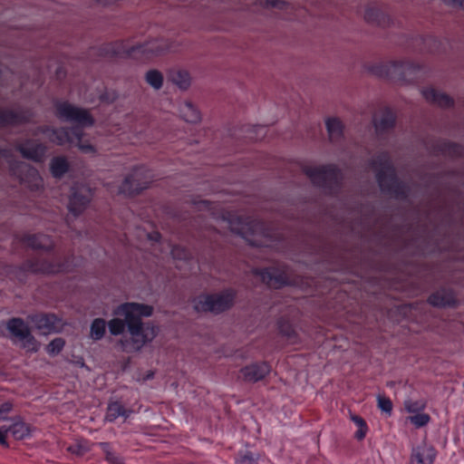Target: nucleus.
I'll use <instances>...</instances> for the list:
<instances>
[{"label":"nucleus","mask_w":464,"mask_h":464,"mask_svg":"<svg viewBox=\"0 0 464 464\" xmlns=\"http://www.w3.org/2000/svg\"><path fill=\"white\" fill-rule=\"evenodd\" d=\"M34 248H40V249H49L52 247L53 243L49 237L44 235H40L37 237H34L30 240L29 243Z\"/></svg>","instance_id":"c756f323"},{"label":"nucleus","mask_w":464,"mask_h":464,"mask_svg":"<svg viewBox=\"0 0 464 464\" xmlns=\"http://www.w3.org/2000/svg\"><path fill=\"white\" fill-rule=\"evenodd\" d=\"M421 93L428 102L436 103L441 107L450 106L452 102L451 99L448 95L432 87L424 88L421 91Z\"/></svg>","instance_id":"dca6fc26"},{"label":"nucleus","mask_w":464,"mask_h":464,"mask_svg":"<svg viewBox=\"0 0 464 464\" xmlns=\"http://www.w3.org/2000/svg\"><path fill=\"white\" fill-rule=\"evenodd\" d=\"M153 311V306L135 302L121 304L114 310L116 316L125 320L130 336V342L123 340L120 342L124 351H140L156 338L159 328L153 324L141 322L142 318L150 317Z\"/></svg>","instance_id":"f257e3e1"},{"label":"nucleus","mask_w":464,"mask_h":464,"mask_svg":"<svg viewBox=\"0 0 464 464\" xmlns=\"http://www.w3.org/2000/svg\"><path fill=\"white\" fill-rule=\"evenodd\" d=\"M436 455L434 447L422 441L411 449L410 464H433Z\"/></svg>","instance_id":"9d476101"},{"label":"nucleus","mask_w":464,"mask_h":464,"mask_svg":"<svg viewBox=\"0 0 464 464\" xmlns=\"http://www.w3.org/2000/svg\"><path fill=\"white\" fill-rule=\"evenodd\" d=\"M267 5H270V6H273V7H276V6H279L280 5V2L279 1H276V0H266V3Z\"/></svg>","instance_id":"a19ab883"},{"label":"nucleus","mask_w":464,"mask_h":464,"mask_svg":"<svg viewBox=\"0 0 464 464\" xmlns=\"http://www.w3.org/2000/svg\"><path fill=\"white\" fill-rule=\"evenodd\" d=\"M89 202H90L89 197H87L85 195L74 193L72 195V197L70 198L69 209L71 212H72L75 215L79 214L87 207Z\"/></svg>","instance_id":"4be33fe9"},{"label":"nucleus","mask_w":464,"mask_h":464,"mask_svg":"<svg viewBox=\"0 0 464 464\" xmlns=\"http://www.w3.org/2000/svg\"><path fill=\"white\" fill-rule=\"evenodd\" d=\"M424 407V403L420 401H415L412 400H406L404 401V408L409 413H411V415L422 411Z\"/></svg>","instance_id":"473e14b6"},{"label":"nucleus","mask_w":464,"mask_h":464,"mask_svg":"<svg viewBox=\"0 0 464 464\" xmlns=\"http://www.w3.org/2000/svg\"><path fill=\"white\" fill-rule=\"evenodd\" d=\"M28 172H29V176H30V179H32V181L34 182V184H30L31 183V180L27 178H23V181L26 182L29 184V186L32 188H38L41 185H42V179L41 178L39 177L38 173L36 170L34 169H28Z\"/></svg>","instance_id":"f704fd0d"},{"label":"nucleus","mask_w":464,"mask_h":464,"mask_svg":"<svg viewBox=\"0 0 464 464\" xmlns=\"http://www.w3.org/2000/svg\"><path fill=\"white\" fill-rule=\"evenodd\" d=\"M106 329V323L103 319H95L91 324L90 336L93 340H100L103 337Z\"/></svg>","instance_id":"a878e982"},{"label":"nucleus","mask_w":464,"mask_h":464,"mask_svg":"<svg viewBox=\"0 0 464 464\" xmlns=\"http://www.w3.org/2000/svg\"><path fill=\"white\" fill-rule=\"evenodd\" d=\"M145 81L151 88L158 91L163 86L164 77L160 71L152 69L146 72Z\"/></svg>","instance_id":"b1692460"},{"label":"nucleus","mask_w":464,"mask_h":464,"mask_svg":"<svg viewBox=\"0 0 464 464\" xmlns=\"http://www.w3.org/2000/svg\"><path fill=\"white\" fill-rule=\"evenodd\" d=\"M463 387H464V382H463Z\"/></svg>","instance_id":"49530a36"},{"label":"nucleus","mask_w":464,"mask_h":464,"mask_svg":"<svg viewBox=\"0 0 464 464\" xmlns=\"http://www.w3.org/2000/svg\"><path fill=\"white\" fill-rule=\"evenodd\" d=\"M334 169L332 166H314L304 169L305 174L311 179L314 184H320L325 180Z\"/></svg>","instance_id":"2eb2a0df"},{"label":"nucleus","mask_w":464,"mask_h":464,"mask_svg":"<svg viewBox=\"0 0 464 464\" xmlns=\"http://www.w3.org/2000/svg\"><path fill=\"white\" fill-rule=\"evenodd\" d=\"M414 427L421 428L426 426L430 420V417L429 414L420 411L418 413L411 414L407 419Z\"/></svg>","instance_id":"cd10ccee"},{"label":"nucleus","mask_w":464,"mask_h":464,"mask_svg":"<svg viewBox=\"0 0 464 464\" xmlns=\"http://www.w3.org/2000/svg\"><path fill=\"white\" fill-rule=\"evenodd\" d=\"M65 342L63 338H54L46 346L48 354L54 356L57 355L64 347Z\"/></svg>","instance_id":"7c9ffc66"},{"label":"nucleus","mask_w":464,"mask_h":464,"mask_svg":"<svg viewBox=\"0 0 464 464\" xmlns=\"http://www.w3.org/2000/svg\"><path fill=\"white\" fill-rule=\"evenodd\" d=\"M29 320L34 324V328L44 335L60 333L63 331L64 325L60 318L52 314L31 315Z\"/></svg>","instance_id":"1a4fd4ad"},{"label":"nucleus","mask_w":464,"mask_h":464,"mask_svg":"<svg viewBox=\"0 0 464 464\" xmlns=\"http://www.w3.org/2000/svg\"><path fill=\"white\" fill-rule=\"evenodd\" d=\"M373 121L376 130L382 131L393 126L395 116L391 110L384 109L375 115Z\"/></svg>","instance_id":"6ab92c4d"},{"label":"nucleus","mask_w":464,"mask_h":464,"mask_svg":"<svg viewBox=\"0 0 464 464\" xmlns=\"http://www.w3.org/2000/svg\"><path fill=\"white\" fill-rule=\"evenodd\" d=\"M270 372V367L265 362L254 363L241 370L242 377L246 382H257Z\"/></svg>","instance_id":"f8f14e48"},{"label":"nucleus","mask_w":464,"mask_h":464,"mask_svg":"<svg viewBox=\"0 0 464 464\" xmlns=\"http://www.w3.org/2000/svg\"><path fill=\"white\" fill-rule=\"evenodd\" d=\"M351 419L355 423L358 429V430L355 432V438L359 440L364 439L368 431V428L365 421L359 416H352Z\"/></svg>","instance_id":"2f4dec72"},{"label":"nucleus","mask_w":464,"mask_h":464,"mask_svg":"<svg viewBox=\"0 0 464 464\" xmlns=\"http://www.w3.org/2000/svg\"><path fill=\"white\" fill-rule=\"evenodd\" d=\"M377 402H378V407L380 408V410L382 411L387 413L388 415L392 414V403L389 398L382 396V395H378Z\"/></svg>","instance_id":"72a5a7b5"},{"label":"nucleus","mask_w":464,"mask_h":464,"mask_svg":"<svg viewBox=\"0 0 464 464\" xmlns=\"http://www.w3.org/2000/svg\"><path fill=\"white\" fill-rule=\"evenodd\" d=\"M130 413L131 411L125 410L121 403L112 402L108 406L106 420L113 421L121 416L128 418Z\"/></svg>","instance_id":"5701e85b"},{"label":"nucleus","mask_w":464,"mask_h":464,"mask_svg":"<svg viewBox=\"0 0 464 464\" xmlns=\"http://www.w3.org/2000/svg\"><path fill=\"white\" fill-rule=\"evenodd\" d=\"M254 458L251 455H244L238 460L237 464H252L254 462Z\"/></svg>","instance_id":"4c0bfd02"},{"label":"nucleus","mask_w":464,"mask_h":464,"mask_svg":"<svg viewBox=\"0 0 464 464\" xmlns=\"http://www.w3.org/2000/svg\"><path fill=\"white\" fill-rule=\"evenodd\" d=\"M108 328L111 334L119 335L121 334L127 328L125 320L121 318H113L109 321Z\"/></svg>","instance_id":"c85d7f7f"},{"label":"nucleus","mask_w":464,"mask_h":464,"mask_svg":"<svg viewBox=\"0 0 464 464\" xmlns=\"http://www.w3.org/2000/svg\"><path fill=\"white\" fill-rule=\"evenodd\" d=\"M234 301V294L227 290L215 295H200L194 298L193 307L198 312L219 313L229 308Z\"/></svg>","instance_id":"7ed1b4c3"},{"label":"nucleus","mask_w":464,"mask_h":464,"mask_svg":"<svg viewBox=\"0 0 464 464\" xmlns=\"http://www.w3.org/2000/svg\"><path fill=\"white\" fill-rule=\"evenodd\" d=\"M429 303L437 307L454 306L456 299L452 291L440 289L429 297Z\"/></svg>","instance_id":"ddd939ff"},{"label":"nucleus","mask_w":464,"mask_h":464,"mask_svg":"<svg viewBox=\"0 0 464 464\" xmlns=\"http://www.w3.org/2000/svg\"><path fill=\"white\" fill-rule=\"evenodd\" d=\"M164 51L163 45L158 41L147 43L144 45L136 47L134 52L149 59L161 53Z\"/></svg>","instance_id":"412c9836"},{"label":"nucleus","mask_w":464,"mask_h":464,"mask_svg":"<svg viewBox=\"0 0 464 464\" xmlns=\"http://www.w3.org/2000/svg\"><path fill=\"white\" fill-rule=\"evenodd\" d=\"M11 409L12 404H10L9 402L4 403L3 405L0 406V415H2L3 413L9 412Z\"/></svg>","instance_id":"58836bf2"},{"label":"nucleus","mask_w":464,"mask_h":464,"mask_svg":"<svg viewBox=\"0 0 464 464\" xmlns=\"http://www.w3.org/2000/svg\"><path fill=\"white\" fill-rule=\"evenodd\" d=\"M31 271L34 273H45L52 274L60 271V266L56 265L50 264L46 261L37 262L33 264L30 267Z\"/></svg>","instance_id":"bb28decb"},{"label":"nucleus","mask_w":464,"mask_h":464,"mask_svg":"<svg viewBox=\"0 0 464 464\" xmlns=\"http://www.w3.org/2000/svg\"><path fill=\"white\" fill-rule=\"evenodd\" d=\"M70 450H72V452H74L76 454H82L88 450V447L79 445L77 450H72V448H70Z\"/></svg>","instance_id":"ea45409f"},{"label":"nucleus","mask_w":464,"mask_h":464,"mask_svg":"<svg viewBox=\"0 0 464 464\" xmlns=\"http://www.w3.org/2000/svg\"><path fill=\"white\" fill-rule=\"evenodd\" d=\"M7 420L10 422L8 426L9 431L13 434V436L16 440H23L27 438L31 434L30 427L23 422L20 418L14 419H5V417H0V420Z\"/></svg>","instance_id":"4468645a"},{"label":"nucleus","mask_w":464,"mask_h":464,"mask_svg":"<svg viewBox=\"0 0 464 464\" xmlns=\"http://www.w3.org/2000/svg\"><path fill=\"white\" fill-rule=\"evenodd\" d=\"M96 1L102 5H109V4L115 2L116 0H96Z\"/></svg>","instance_id":"c03bdc74"},{"label":"nucleus","mask_w":464,"mask_h":464,"mask_svg":"<svg viewBox=\"0 0 464 464\" xmlns=\"http://www.w3.org/2000/svg\"><path fill=\"white\" fill-rule=\"evenodd\" d=\"M445 1L447 3H450V2L457 3L464 8V0H445Z\"/></svg>","instance_id":"79ce46f5"},{"label":"nucleus","mask_w":464,"mask_h":464,"mask_svg":"<svg viewBox=\"0 0 464 464\" xmlns=\"http://www.w3.org/2000/svg\"><path fill=\"white\" fill-rule=\"evenodd\" d=\"M197 208L199 210L207 209L211 211L214 219L223 228H227L233 234L242 237L249 244L255 246L262 245V242L257 237L265 236V232L259 222L230 211H222L220 214H218L215 212L216 206L206 200L198 202Z\"/></svg>","instance_id":"f03ea898"},{"label":"nucleus","mask_w":464,"mask_h":464,"mask_svg":"<svg viewBox=\"0 0 464 464\" xmlns=\"http://www.w3.org/2000/svg\"><path fill=\"white\" fill-rule=\"evenodd\" d=\"M325 126L329 140L332 142H338L343 135V124L338 118L332 117L325 120Z\"/></svg>","instance_id":"f3484780"},{"label":"nucleus","mask_w":464,"mask_h":464,"mask_svg":"<svg viewBox=\"0 0 464 464\" xmlns=\"http://www.w3.org/2000/svg\"><path fill=\"white\" fill-rule=\"evenodd\" d=\"M57 116L61 120L72 121L82 127L92 126L93 124V120L88 111L65 102L57 105Z\"/></svg>","instance_id":"6e6552de"},{"label":"nucleus","mask_w":464,"mask_h":464,"mask_svg":"<svg viewBox=\"0 0 464 464\" xmlns=\"http://www.w3.org/2000/svg\"><path fill=\"white\" fill-rule=\"evenodd\" d=\"M6 328L10 333L14 343H17L27 352L36 353L40 348V343L31 334L28 325L19 318H14L8 321Z\"/></svg>","instance_id":"20e7f679"},{"label":"nucleus","mask_w":464,"mask_h":464,"mask_svg":"<svg viewBox=\"0 0 464 464\" xmlns=\"http://www.w3.org/2000/svg\"><path fill=\"white\" fill-rule=\"evenodd\" d=\"M152 181L150 172L143 168L133 169L120 185L118 193L130 196L147 188Z\"/></svg>","instance_id":"39448f33"},{"label":"nucleus","mask_w":464,"mask_h":464,"mask_svg":"<svg viewBox=\"0 0 464 464\" xmlns=\"http://www.w3.org/2000/svg\"><path fill=\"white\" fill-rule=\"evenodd\" d=\"M262 278L268 285L275 286L278 282V279L272 275L271 270H266L262 273Z\"/></svg>","instance_id":"c9c22d12"},{"label":"nucleus","mask_w":464,"mask_h":464,"mask_svg":"<svg viewBox=\"0 0 464 464\" xmlns=\"http://www.w3.org/2000/svg\"><path fill=\"white\" fill-rule=\"evenodd\" d=\"M386 172L391 179H392V170L390 168L386 169Z\"/></svg>","instance_id":"a18cd8bd"},{"label":"nucleus","mask_w":464,"mask_h":464,"mask_svg":"<svg viewBox=\"0 0 464 464\" xmlns=\"http://www.w3.org/2000/svg\"><path fill=\"white\" fill-rule=\"evenodd\" d=\"M178 111L179 117L188 123L198 124L202 116L198 107L190 101H182L179 103Z\"/></svg>","instance_id":"9b49d317"},{"label":"nucleus","mask_w":464,"mask_h":464,"mask_svg":"<svg viewBox=\"0 0 464 464\" xmlns=\"http://www.w3.org/2000/svg\"><path fill=\"white\" fill-rule=\"evenodd\" d=\"M50 169L53 176L59 178L68 170V163L63 158H55L52 160Z\"/></svg>","instance_id":"393cba45"},{"label":"nucleus","mask_w":464,"mask_h":464,"mask_svg":"<svg viewBox=\"0 0 464 464\" xmlns=\"http://www.w3.org/2000/svg\"><path fill=\"white\" fill-rule=\"evenodd\" d=\"M378 181H379V184H380L381 188L382 189H384V179L382 177V175H380V174L378 175Z\"/></svg>","instance_id":"37998d69"},{"label":"nucleus","mask_w":464,"mask_h":464,"mask_svg":"<svg viewBox=\"0 0 464 464\" xmlns=\"http://www.w3.org/2000/svg\"><path fill=\"white\" fill-rule=\"evenodd\" d=\"M46 135L48 139L57 144H64L70 142L79 148V150L86 154H94L96 152L95 148L88 143L82 141V134L78 129L73 130L72 136H71L67 130L62 129L58 130H46Z\"/></svg>","instance_id":"423d86ee"},{"label":"nucleus","mask_w":464,"mask_h":464,"mask_svg":"<svg viewBox=\"0 0 464 464\" xmlns=\"http://www.w3.org/2000/svg\"><path fill=\"white\" fill-rule=\"evenodd\" d=\"M19 150L24 158L40 160L44 154V147L35 144L33 141H27L19 147Z\"/></svg>","instance_id":"a211bd4d"},{"label":"nucleus","mask_w":464,"mask_h":464,"mask_svg":"<svg viewBox=\"0 0 464 464\" xmlns=\"http://www.w3.org/2000/svg\"><path fill=\"white\" fill-rule=\"evenodd\" d=\"M9 431L8 426L4 425L0 427V444L8 447V443L6 441V436Z\"/></svg>","instance_id":"e433bc0d"},{"label":"nucleus","mask_w":464,"mask_h":464,"mask_svg":"<svg viewBox=\"0 0 464 464\" xmlns=\"http://www.w3.org/2000/svg\"><path fill=\"white\" fill-rule=\"evenodd\" d=\"M414 70V66L409 63L388 62L373 65L371 72L379 77H387L395 80H402L404 76Z\"/></svg>","instance_id":"0eeeda50"},{"label":"nucleus","mask_w":464,"mask_h":464,"mask_svg":"<svg viewBox=\"0 0 464 464\" xmlns=\"http://www.w3.org/2000/svg\"><path fill=\"white\" fill-rule=\"evenodd\" d=\"M170 82L179 90L186 91L191 84V77L185 70L173 71L169 74Z\"/></svg>","instance_id":"aec40b11"}]
</instances>
